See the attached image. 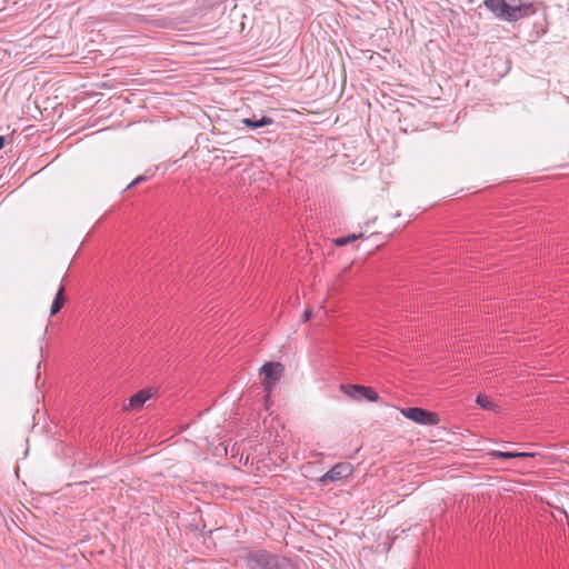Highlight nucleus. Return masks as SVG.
I'll return each mask as SVG.
<instances>
[{
  "mask_svg": "<svg viewBox=\"0 0 569 569\" xmlns=\"http://www.w3.org/2000/svg\"><path fill=\"white\" fill-rule=\"evenodd\" d=\"M242 561L247 569H287L288 559L263 548L241 547L237 550L236 562Z\"/></svg>",
  "mask_w": 569,
  "mask_h": 569,
  "instance_id": "1",
  "label": "nucleus"
},
{
  "mask_svg": "<svg viewBox=\"0 0 569 569\" xmlns=\"http://www.w3.org/2000/svg\"><path fill=\"white\" fill-rule=\"evenodd\" d=\"M483 4L498 19L507 22H516L535 14L537 11L532 2L511 6L506 0H485Z\"/></svg>",
  "mask_w": 569,
  "mask_h": 569,
  "instance_id": "2",
  "label": "nucleus"
},
{
  "mask_svg": "<svg viewBox=\"0 0 569 569\" xmlns=\"http://www.w3.org/2000/svg\"><path fill=\"white\" fill-rule=\"evenodd\" d=\"M284 367L280 362H267L261 367L260 373L263 376L262 385L264 391L268 393L272 391L281 379Z\"/></svg>",
  "mask_w": 569,
  "mask_h": 569,
  "instance_id": "3",
  "label": "nucleus"
},
{
  "mask_svg": "<svg viewBox=\"0 0 569 569\" xmlns=\"http://www.w3.org/2000/svg\"><path fill=\"white\" fill-rule=\"evenodd\" d=\"M401 413L416 423L423 426H436L439 423L440 419L438 413L426 410L419 407H408L401 409Z\"/></svg>",
  "mask_w": 569,
  "mask_h": 569,
  "instance_id": "4",
  "label": "nucleus"
},
{
  "mask_svg": "<svg viewBox=\"0 0 569 569\" xmlns=\"http://www.w3.org/2000/svg\"><path fill=\"white\" fill-rule=\"evenodd\" d=\"M340 389L345 395L355 400H367L370 402H376L379 399L378 392L371 387L347 383L341 385Z\"/></svg>",
  "mask_w": 569,
  "mask_h": 569,
  "instance_id": "5",
  "label": "nucleus"
},
{
  "mask_svg": "<svg viewBox=\"0 0 569 569\" xmlns=\"http://www.w3.org/2000/svg\"><path fill=\"white\" fill-rule=\"evenodd\" d=\"M352 468L350 463H337L319 479V482L327 485L329 482L338 481L350 476Z\"/></svg>",
  "mask_w": 569,
  "mask_h": 569,
  "instance_id": "6",
  "label": "nucleus"
},
{
  "mask_svg": "<svg viewBox=\"0 0 569 569\" xmlns=\"http://www.w3.org/2000/svg\"><path fill=\"white\" fill-rule=\"evenodd\" d=\"M246 127L256 130L266 126H270L273 123V119L268 116H252L251 118H246L242 120Z\"/></svg>",
  "mask_w": 569,
  "mask_h": 569,
  "instance_id": "7",
  "label": "nucleus"
},
{
  "mask_svg": "<svg viewBox=\"0 0 569 569\" xmlns=\"http://www.w3.org/2000/svg\"><path fill=\"white\" fill-rule=\"evenodd\" d=\"M153 396V392L151 389H143V390H140L138 391L137 393H134L130 399H129V406L132 408V409H139L141 408L147 400H149L151 397Z\"/></svg>",
  "mask_w": 569,
  "mask_h": 569,
  "instance_id": "8",
  "label": "nucleus"
},
{
  "mask_svg": "<svg viewBox=\"0 0 569 569\" xmlns=\"http://www.w3.org/2000/svg\"><path fill=\"white\" fill-rule=\"evenodd\" d=\"M488 455L490 457L497 458V459L527 458V457L535 456V453H531V452H511V451H499V450H492Z\"/></svg>",
  "mask_w": 569,
  "mask_h": 569,
  "instance_id": "9",
  "label": "nucleus"
},
{
  "mask_svg": "<svg viewBox=\"0 0 569 569\" xmlns=\"http://www.w3.org/2000/svg\"><path fill=\"white\" fill-rule=\"evenodd\" d=\"M64 301H66V298H64V287L63 286H60L54 299H53V302L51 305V310H50V315L51 316H54L57 315L63 307L64 305Z\"/></svg>",
  "mask_w": 569,
  "mask_h": 569,
  "instance_id": "10",
  "label": "nucleus"
},
{
  "mask_svg": "<svg viewBox=\"0 0 569 569\" xmlns=\"http://www.w3.org/2000/svg\"><path fill=\"white\" fill-rule=\"evenodd\" d=\"M476 402L482 409H486V410H496V408H497V406L486 395H478Z\"/></svg>",
  "mask_w": 569,
  "mask_h": 569,
  "instance_id": "11",
  "label": "nucleus"
},
{
  "mask_svg": "<svg viewBox=\"0 0 569 569\" xmlns=\"http://www.w3.org/2000/svg\"><path fill=\"white\" fill-rule=\"evenodd\" d=\"M361 236H362V233H360L359 236L352 233L347 237H339V238L335 239V243L337 247H343V246H347L348 243L357 240Z\"/></svg>",
  "mask_w": 569,
  "mask_h": 569,
  "instance_id": "12",
  "label": "nucleus"
},
{
  "mask_svg": "<svg viewBox=\"0 0 569 569\" xmlns=\"http://www.w3.org/2000/svg\"><path fill=\"white\" fill-rule=\"evenodd\" d=\"M147 180V177L144 174H141V176H138L129 186H128V189L134 187V186H138L139 183L143 182Z\"/></svg>",
  "mask_w": 569,
  "mask_h": 569,
  "instance_id": "13",
  "label": "nucleus"
},
{
  "mask_svg": "<svg viewBox=\"0 0 569 569\" xmlns=\"http://www.w3.org/2000/svg\"><path fill=\"white\" fill-rule=\"evenodd\" d=\"M311 315H312L311 310H305V312L302 315V321L303 322L309 321V319L311 318Z\"/></svg>",
  "mask_w": 569,
  "mask_h": 569,
  "instance_id": "14",
  "label": "nucleus"
},
{
  "mask_svg": "<svg viewBox=\"0 0 569 569\" xmlns=\"http://www.w3.org/2000/svg\"><path fill=\"white\" fill-rule=\"evenodd\" d=\"M6 142V138L3 136H0V143Z\"/></svg>",
  "mask_w": 569,
  "mask_h": 569,
  "instance_id": "15",
  "label": "nucleus"
},
{
  "mask_svg": "<svg viewBox=\"0 0 569 569\" xmlns=\"http://www.w3.org/2000/svg\"><path fill=\"white\" fill-rule=\"evenodd\" d=\"M4 147V144H0V150Z\"/></svg>",
  "mask_w": 569,
  "mask_h": 569,
  "instance_id": "16",
  "label": "nucleus"
}]
</instances>
